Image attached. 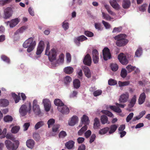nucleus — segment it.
Segmentation results:
<instances>
[{
    "label": "nucleus",
    "mask_w": 150,
    "mask_h": 150,
    "mask_svg": "<svg viewBox=\"0 0 150 150\" xmlns=\"http://www.w3.org/2000/svg\"><path fill=\"white\" fill-rule=\"evenodd\" d=\"M131 2L129 0H123L122 6L125 9L128 8L130 6Z\"/></svg>",
    "instance_id": "nucleus-24"
},
{
    "label": "nucleus",
    "mask_w": 150,
    "mask_h": 150,
    "mask_svg": "<svg viewBox=\"0 0 150 150\" xmlns=\"http://www.w3.org/2000/svg\"><path fill=\"white\" fill-rule=\"evenodd\" d=\"M12 0H0V5L3 6L6 4L11 2Z\"/></svg>",
    "instance_id": "nucleus-51"
},
{
    "label": "nucleus",
    "mask_w": 150,
    "mask_h": 150,
    "mask_svg": "<svg viewBox=\"0 0 150 150\" xmlns=\"http://www.w3.org/2000/svg\"><path fill=\"white\" fill-rule=\"evenodd\" d=\"M64 80L65 84L67 85H69L72 79L70 76H67L65 77Z\"/></svg>",
    "instance_id": "nucleus-41"
},
{
    "label": "nucleus",
    "mask_w": 150,
    "mask_h": 150,
    "mask_svg": "<svg viewBox=\"0 0 150 150\" xmlns=\"http://www.w3.org/2000/svg\"><path fill=\"white\" fill-rule=\"evenodd\" d=\"M4 120L6 122H11L13 120V118L11 116L7 115L4 117Z\"/></svg>",
    "instance_id": "nucleus-39"
},
{
    "label": "nucleus",
    "mask_w": 150,
    "mask_h": 150,
    "mask_svg": "<svg viewBox=\"0 0 150 150\" xmlns=\"http://www.w3.org/2000/svg\"><path fill=\"white\" fill-rule=\"evenodd\" d=\"M31 110V104L30 103L28 107L25 105H22L20 108L19 111L20 114L22 116H24L26 115L28 112L30 113Z\"/></svg>",
    "instance_id": "nucleus-4"
},
{
    "label": "nucleus",
    "mask_w": 150,
    "mask_h": 150,
    "mask_svg": "<svg viewBox=\"0 0 150 150\" xmlns=\"http://www.w3.org/2000/svg\"><path fill=\"white\" fill-rule=\"evenodd\" d=\"M110 108L115 111V112L117 113H121L122 112L121 109L118 107H116L115 106L111 105L110 106Z\"/></svg>",
    "instance_id": "nucleus-33"
},
{
    "label": "nucleus",
    "mask_w": 150,
    "mask_h": 150,
    "mask_svg": "<svg viewBox=\"0 0 150 150\" xmlns=\"http://www.w3.org/2000/svg\"><path fill=\"white\" fill-rule=\"evenodd\" d=\"M19 22V21L18 19L15 18L11 20L10 21H7L6 22V23L7 25L9 24L11 28H13Z\"/></svg>",
    "instance_id": "nucleus-17"
},
{
    "label": "nucleus",
    "mask_w": 150,
    "mask_h": 150,
    "mask_svg": "<svg viewBox=\"0 0 150 150\" xmlns=\"http://www.w3.org/2000/svg\"><path fill=\"white\" fill-rule=\"evenodd\" d=\"M80 42H82L87 39V38L83 35H82L77 37Z\"/></svg>",
    "instance_id": "nucleus-62"
},
{
    "label": "nucleus",
    "mask_w": 150,
    "mask_h": 150,
    "mask_svg": "<svg viewBox=\"0 0 150 150\" xmlns=\"http://www.w3.org/2000/svg\"><path fill=\"white\" fill-rule=\"evenodd\" d=\"M54 104L58 107H61L64 105V104L60 99H56L54 101Z\"/></svg>",
    "instance_id": "nucleus-28"
},
{
    "label": "nucleus",
    "mask_w": 150,
    "mask_h": 150,
    "mask_svg": "<svg viewBox=\"0 0 150 150\" xmlns=\"http://www.w3.org/2000/svg\"><path fill=\"white\" fill-rule=\"evenodd\" d=\"M78 120L79 119L77 116L74 115L71 118L70 120L69 121L68 124L70 126H74L78 122Z\"/></svg>",
    "instance_id": "nucleus-16"
},
{
    "label": "nucleus",
    "mask_w": 150,
    "mask_h": 150,
    "mask_svg": "<svg viewBox=\"0 0 150 150\" xmlns=\"http://www.w3.org/2000/svg\"><path fill=\"white\" fill-rule=\"evenodd\" d=\"M103 59L105 60L106 61L111 58V54L110 50L108 48L105 47L103 50Z\"/></svg>",
    "instance_id": "nucleus-6"
},
{
    "label": "nucleus",
    "mask_w": 150,
    "mask_h": 150,
    "mask_svg": "<svg viewBox=\"0 0 150 150\" xmlns=\"http://www.w3.org/2000/svg\"><path fill=\"white\" fill-rule=\"evenodd\" d=\"M147 6V5L145 4L142 5L139 8L140 11L142 12H144L146 10V8Z\"/></svg>",
    "instance_id": "nucleus-64"
},
{
    "label": "nucleus",
    "mask_w": 150,
    "mask_h": 150,
    "mask_svg": "<svg viewBox=\"0 0 150 150\" xmlns=\"http://www.w3.org/2000/svg\"><path fill=\"white\" fill-rule=\"evenodd\" d=\"M44 44L43 41H41L39 43L37 48L36 54L37 55L40 54L43 50Z\"/></svg>",
    "instance_id": "nucleus-12"
},
{
    "label": "nucleus",
    "mask_w": 150,
    "mask_h": 150,
    "mask_svg": "<svg viewBox=\"0 0 150 150\" xmlns=\"http://www.w3.org/2000/svg\"><path fill=\"white\" fill-rule=\"evenodd\" d=\"M102 91L100 90H98L93 93V95L94 96L96 97L100 95L102 93Z\"/></svg>",
    "instance_id": "nucleus-50"
},
{
    "label": "nucleus",
    "mask_w": 150,
    "mask_h": 150,
    "mask_svg": "<svg viewBox=\"0 0 150 150\" xmlns=\"http://www.w3.org/2000/svg\"><path fill=\"white\" fill-rule=\"evenodd\" d=\"M128 72V73H130L133 71L134 70L136 67L135 66H133L130 65H128L126 67Z\"/></svg>",
    "instance_id": "nucleus-44"
},
{
    "label": "nucleus",
    "mask_w": 150,
    "mask_h": 150,
    "mask_svg": "<svg viewBox=\"0 0 150 150\" xmlns=\"http://www.w3.org/2000/svg\"><path fill=\"white\" fill-rule=\"evenodd\" d=\"M101 122L102 124H105L106 123L109 124L110 122L108 120V118L107 116L105 115H102L100 117Z\"/></svg>",
    "instance_id": "nucleus-26"
},
{
    "label": "nucleus",
    "mask_w": 150,
    "mask_h": 150,
    "mask_svg": "<svg viewBox=\"0 0 150 150\" xmlns=\"http://www.w3.org/2000/svg\"><path fill=\"white\" fill-rule=\"evenodd\" d=\"M69 23L68 22H64L62 24V27L64 30H66L69 28Z\"/></svg>",
    "instance_id": "nucleus-55"
},
{
    "label": "nucleus",
    "mask_w": 150,
    "mask_h": 150,
    "mask_svg": "<svg viewBox=\"0 0 150 150\" xmlns=\"http://www.w3.org/2000/svg\"><path fill=\"white\" fill-rule=\"evenodd\" d=\"M110 129L109 127H106L100 129L99 131V134L103 135L106 134Z\"/></svg>",
    "instance_id": "nucleus-36"
},
{
    "label": "nucleus",
    "mask_w": 150,
    "mask_h": 150,
    "mask_svg": "<svg viewBox=\"0 0 150 150\" xmlns=\"http://www.w3.org/2000/svg\"><path fill=\"white\" fill-rule=\"evenodd\" d=\"M55 123V120L52 118L50 119L47 122L49 128L50 127Z\"/></svg>",
    "instance_id": "nucleus-47"
},
{
    "label": "nucleus",
    "mask_w": 150,
    "mask_h": 150,
    "mask_svg": "<svg viewBox=\"0 0 150 150\" xmlns=\"http://www.w3.org/2000/svg\"><path fill=\"white\" fill-rule=\"evenodd\" d=\"M12 8L11 7H7L4 9V16L3 18L5 19L9 18L12 15L11 12Z\"/></svg>",
    "instance_id": "nucleus-9"
},
{
    "label": "nucleus",
    "mask_w": 150,
    "mask_h": 150,
    "mask_svg": "<svg viewBox=\"0 0 150 150\" xmlns=\"http://www.w3.org/2000/svg\"><path fill=\"white\" fill-rule=\"evenodd\" d=\"M110 3L112 7L115 10H118L120 9V6L117 3V2L110 1Z\"/></svg>",
    "instance_id": "nucleus-22"
},
{
    "label": "nucleus",
    "mask_w": 150,
    "mask_h": 150,
    "mask_svg": "<svg viewBox=\"0 0 150 150\" xmlns=\"http://www.w3.org/2000/svg\"><path fill=\"white\" fill-rule=\"evenodd\" d=\"M142 49L141 47H139L135 52V56L136 57H139L141 56L142 53Z\"/></svg>",
    "instance_id": "nucleus-42"
},
{
    "label": "nucleus",
    "mask_w": 150,
    "mask_h": 150,
    "mask_svg": "<svg viewBox=\"0 0 150 150\" xmlns=\"http://www.w3.org/2000/svg\"><path fill=\"white\" fill-rule=\"evenodd\" d=\"M45 54L48 56L49 59L51 62L55 60L57 56V52L54 48L52 49L50 51H48Z\"/></svg>",
    "instance_id": "nucleus-5"
},
{
    "label": "nucleus",
    "mask_w": 150,
    "mask_h": 150,
    "mask_svg": "<svg viewBox=\"0 0 150 150\" xmlns=\"http://www.w3.org/2000/svg\"><path fill=\"white\" fill-rule=\"evenodd\" d=\"M83 63L88 66H90L91 63V57L89 54H87L85 57L83 61Z\"/></svg>",
    "instance_id": "nucleus-15"
},
{
    "label": "nucleus",
    "mask_w": 150,
    "mask_h": 150,
    "mask_svg": "<svg viewBox=\"0 0 150 150\" xmlns=\"http://www.w3.org/2000/svg\"><path fill=\"white\" fill-rule=\"evenodd\" d=\"M74 87L76 89L79 88L80 86V82L79 80L77 79H74L73 82Z\"/></svg>",
    "instance_id": "nucleus-31"
},
{
    "label": "nucleus",
    "mask_w": 150,
    "mask_h": 150,
    "mask_svg": "<svg viewBox=\"0 0 150 150\" xmlns=\"http://www.w3.org/2000/svg\"><path fill=\"white\" fill-rule=\"evenodd\" d=\"M57 109L62 113L64 115L68 114L70 112V110L69 108L64 105L61 107H58Z\"/></svg>",
    "instance_id": "nucleus-11"
},
{
    "label": "nucleus",
    "mask_w": 150,
    "mask_h": 150,
    "mask_svg": "<svg viewBox=\"0 0 150 150\" xmlns=\"http://www.w3.org/2000/svg\"><path fill=\"white\" fill-rule=\"evenodd\" d=\"M20 129L19 126H16L12 128L11 131L12 133L16 134L18 132Z\"/></svg>",
    "instance_id": "nucleus-43"
},
{
    "label": "nucleus",
    "mask_w": 150,
    "mask_h": 150,
    "mask_svg": "<svg viewBox=\"0 0 150 150\" xmlns=\"http://www.w3.org/2000/svg\"><path fill=\"white\" fill-rule=\"evenodd\" d=\"M87 126L86 125L84 126L78 132V134L79 136L81 135L87 129Z\"/></svg>",
    "instance_id": "nucleus-38"
},
{
    "label": "nucleus",
    "mask_w": 150,
    "mask_h": 150,
    "mask_svg": "<svg viewBox=\"0 0 150 150\" xmlns=\"http://www.w3.org/2000/svg\"><path fill=\"white\" fill-rule=\"evenodd\" d=\"M59 127V125H55L53 126L52 128V131L54 132H56Z\"/></svg>",
    "instance_id": "nucleus-57"
},
{
    "label": "nucleus",
    "mask_w": 150,
    "mask_h": 150,
    "mask_svg": "<svg viewBox=\"0 0 150 150\" xmlns=\"http://www.w3.org/2000/svg\"><path fill=\"white\" fill-rule=\"evenodd\" d=\"M20 94V93H19L18 94V95L19 96H18L15 93H12V97L14 98L15 101L16 103H18L20 99V97L19 96Z\"/></svg>",
    "instance_id": "nucleus-37"
},
{
    "label": "nucleus",
    "mask_w": 150,
    "mask_h": 150,
    "mask_svg": "<svg viewBox=\"0 0 150 150\" xmlns=\"http://www.w3.org/2000/svg\"><path fill=\"white\" fill-rule=\"evenodd\" d=\"M81 121L82 124L85 125H88L90 122V121L88 117L86 115H83L81 118Z\"/></svg>",
    "instance_id": "nucleus-20"
},
{
    "label": "nucleus",
    "mask_w": 150,
    "mask_h": 150,
    "mask_svg": "<svg viewBox=\"0 0 150 150\" xmlns=\"http://www.w3.org/2000/svg\"><path fill=\"white\" fill-rule=\"evenodd\" d=\"M42 103L46 111H48L50 110L51 106V103L49 99H44Z\"/></svg>",
    "instance_id": "nucleus-14"
},
{
    "label": "nucleus",
    "mask_w": 150,
    "mask_h": 150,
    "mask_svg": "<svg viewBox=\"0 0 150 150\" xmlns=\"http://www.w3.org/2000/svg\"><path fill=\"white\" fill-rule=\"evenodd\" d=\"M118 58L120 62L122 64L124 65L128 63V61L126 57L123 53H121L118 56Z\"/></svg>",
    "instance_id": "nucleus-13"
},
{
    "label": "nucleus",
    "mask_w": 150,
    "mask_h": 150,
    "mask_svg": "<svg viewBox=\"0 0 150 150\" xmlns=\"http://www.w3.org/2000/svg\"><path fill=\"white\" fill-rule=\"evenodd\" d=\"M1 58L5 62L8 63H10L9 59L5 55H2L1 56Z\"/></svg>",
    "instance_id": "nucleus-49"
},
{
    "label": "nucleus",
    "mask_w": 150,
    "mask_h": 150,
    "mask_svg": "<svg viewBox=\"0 0 150 150\" xmlns=\"http://www.w3.org/2000/svg\"><path fill=\"white\" fill-rule=\"evenodd\" d=\"M5 144L8 150H16L19 146V142L18 141L16 140L14 144L10 141L6 140L5 142Z\"/></svg>",
    "instance_id": "nucleus-3"
},
{
    "label": "nucleus",
    "mask_w": 150,
    "mask_h": 150,
    "mask_svg": "<svg viewBox=\"0 0 150 150\" xmlns=\"http://www.w3.org/2000/svg\"><path fill=\"white\" fill-rule=\"evenodd\" d=\"M74 141L70 140L65 144V146L67 149H70L74 147Z\"/></svg>",
    "instance_id": "nucleus-25"
},
{
    "label": "nucleus",
    "mask_w": 150,
    "mask_h": 150,
    "mask_svg": "<svg viewBox=\"0 0 150 150\" xmlns=\"http://www.w3.org/2000/svg\"><path fill=\"white\" fill-rule=\"evenodd\" d=\"M34 38L30 37L26 40L23 44V46L25 48H28L27 51L30 52L34 49L36 45V42L34 40Z\"/></svg>",
    "instance_id": "nucleus-2"
},
{
    "label": "nucleus",
    "mask_w": 150,
    "mask_h": 150,
    "mask_svg": "<svg viewBox=\"0 0 150 150\" xmlns=\"http://www.w3.org/2000/svg\"><path fill=\"white\" fill-rule=\"evenodd\" d=\"M127 75V71L124 68H122L121 70L120 76L123 78H125Z\"/></svg>",
    "instance_id": "nucleus-40"
},
{
    "label": "nucleus",
    "mask_w": 150,
    "mask_h": 150,
    "mask_svg": "<svg viewBox=\"0 0 150 150\" xmlns=\"http://www.w3.org/2000/svg\"><path fill=\"white\" fill-rule=\"evenodd\" d=\"M35 144L34 141L32 139L28 140L26 142V145L30 149H33Z\"/></svg>",
    "instance_id": "nucleus-23"
},
{
    "label": "nucleus",
    "mask_w": 150,
    "mask_h": 150,
    "mask_svg": "<svg viewBox=\"0 0 150 150\" xmlns=\"http://www.w3.org/2000/svg\"><path fill=\"white\" fill-rule=\"evenodd\" d=\"M110 67L112 70L115 71H117L118 68V66L116 64H111Z\"/></svg>",
    "instance_id": "nucleus-46"
},
{
    "label": "nucleus",
    "mask_w": 150,
    "mask_h": 150,
    "mask_svg": "<svg viewBox=\"0 0 150 150\" xmlns=\"http://www.w3.org/2000/svg\"><path fill=\"white\" fill-rule=\"evenodd\" d=\"M33 110L35 113L37 115H39L41 111L39 105H37V101L34 100L33 102Z\"/></svg>",
    "instance_id": "nucleus-7"
},
{
    "label": "nucleus",
    "mask_w": 150,
    "mask_h": 150,
    "mask_svg": "<svg viewBox=\"0 0 150 150\" xmlns=\"http://www.w3.org/2000/svg\"><path fill=\"white\" fill-rule=\"evenodd\" d=\"M102 15L103 18L106 20L110 21L113 19L108 14L105 13L104 12H102Z\"/></svg>",
    "instance_id": "nucleus-35"
},
{
    "label": "nucleus",
    "mask_w": 150,
    "mask_h": 150,
    "mask_svg": "<svg viewBox=\"0 0 150 150\" xmlns=\"http://www.w3.org/2000/svg\"><path fill=\"white\" fill-rule=\"evenodd\" d=\"M134 114L133 112L130 113L127 116L126 120L127 122H129L132 118Z\"/></svg>",
    "instance_id": "nucleus-54"
},
{
    "label": "nucleus",
    "mask_w": 150,
    "mask_h": 150,
    "mask_svg": "<svg viewBox=\"0 0 150 150\" xmlns=\"http://www.w3.org/2000/svg\"><path fill=\"white\" fill-rule=\"evenodd\" d=\"M101 112L103 114L105 115H108V117H112L113 116V115L112 113L109 111L107 110H102L101 111Z\"/></svg>",
    "instance_id": "nucleus-45"
},
{
    "label": "nucleus",
    "mask_w": 150,
    "mask_h": 150,
    "mask_svg": "<svg viewBox=\"0 0 150 150\" xmlns=\"http://www.w3.org/2000/svg\"><path fill=\"white\" fill-rule=\"evenodd\" d=\"M108 83L110 85H114L117 83L115 81L112 79H110L108 81Z\"/></svg>",
    "instance_id": "nucleus-59"
},
{
    "label": "nucleus",
    "mask_w": 150,
    "mask_h": 150,
    "mask_svg": "<svg viewBox=\"0 0 150 150\" xmlns=\"http://www.w3.org/2000/svg\"><path fill=\"white\" fill-rule=\"evenodd\" d=\"M129 93L127 92L122 94L120 97L119 101L120 103H125L127 102L129 98Z\"/></svg>",
    "instance_id": "nucleus-8"
},
{
    "label": "nucleus",
    "mask_w": 150,
    "mask_h": 150,
    "mask_svg": "<svg viewBox=\"0 0 150 150\" xmlns=\"http://www.w3.org/2000/svg\"><path fill=\"white\" fill-rule=\"evenodd\" d=\"M117 128V126L116 125L114 124L111 125L108 131L109 134H111L114 133L116 130Z\"/></svg>",
    "instance_id": "nucleus-29"
},
{
    "label": "nucleus",
    "mask_w": 150,
    "mask_h": 150,
    "mask_svg": "<svg viewBox=\"0 0 150 150\" xmlns=\"http://www.w3.org/2000/svg\"><path fill=\"white\" fill-rule=\"evenodd\" d=\"M64 71L66 74H70L73 73L74 71V69L71 67H67L64 69Z\"/></svg>",
    "instance_id": "nucleus-27"
},
{
    "label": "nucleus",
    "mask_w": 150,
    "mask_h": 150,
    "mask_svg": "<svg viewBox=\"0 0 150 150\" xmlns=\"http://www.w3.org/2000/svg\"><path fill=\"white\" fill-rule=\"evenodd\" d=\"M44 122L43 121H40L38 122L35 125L34 128L35 129L37 130L40 127H42L44 125Z\"/></svg>",
    "instance_id": "nucleus-34"
},
{
    "label": "nucleus",
    "mask_w": 150,
    "mask_h": 150,
    "mask_svg": "<svg viewBox=\"0 0 150 150\" xmlns=\"http://www.w3.org/2000/svg\"><path fill=\"white\" fill-rule=\"evenodd\" d=\"M102 23L106 29H109L111 28L110 25L108 22L103 20L102 21Z\"/></svg>",
    "instance_id": "nucleus-53"
},
{
    "label": "nucleus",
    "mask_w": 150,
    "mask_h": 150,
    "mask_svg": "<svg viewBox=\"0 0 150 150\" xmlns=\"http://www.w3.org/2000/svg\"><path fill=\"white\" fill-rule=\"evenodd\" d=\"M33 137L35 140L37 141L39 140L40 138L39 134L37 133H35L33 134Z\"/></svg>",
    "instance_id": "nucleus-60"
},
{
    "label": "nucleus",
    "mask_w": 150,
    "mask_h": 150,
    "mask_svg": "<svg viewBox=\"0 0 150 150\" xmlns=\"http://www.w3.org/2000/svg\"><path fill=\"white\" fill-rule=\"evenodd\" d=\"M9 102L8 100L6 99H2L0 100V106L6 107L8 105Z\"/></svg>",
    "instance_id": "nucleus-32"
},
{
    "label": "nucleus",
    "mask_w": 150,
    "mask_h": 150,
    "mask_svg": "<svg viewBox=\"0 0 150 150\" xmlns=\"http://www.w3.org/2000/svg\"><path fill=\"white\" fill-rule=\"evenodd\" d=\"M6 137L7 139H10L11 140H13L14 139V137L11 134L8 133L6 135Z\"/></svg>",
    "instance_id": "nucleus-56"
},
{
    "label": "nucleus",
    "mask_w": 150,
    "mask_h": 150,
    "mask_svg": "<svg viewBox=\"0 0 150 150\" xmlns=\"http://www.w3.org/2000/svg\"><path fill=\"white\" fill-rule=\"evenodd\" d=\"M146 98V96L144 92L141 94L138 100L139 104L142 105L143 104L145 101Z\"/></svg>",
    "instance_id": "nucleus-18"
},
{
    "label": "nucleus",
    "mask_w": 150,
    "mask_h": 150,
    "mask_svg": "<svg viewBox=\"0 0 150 150\" xmlns=\"http://www.w3.org/2000/svg\"><path fill=\"white\" fill-rule=\"evenodd\" d=\"M95 28L98 30H101V24L99 23H95Z\"/></svg>",
    "instance_id": "nucleus-63"
},
{
    "label": "nucleus",
    "mask_w": 150,
    "mask_h": 150,
    "mask_svg": "<svg viewBox=\"0 0 150 150\" xmlns=\"http://www.w3.org/2000/svg\"><path fill=\"white\" fill-rule=\"evenodd\" d=\"M84 34L87 37H92L93 36V33L89 31H86L84 32Z\"/></svg>",
    "instance_id": "nucleus-52"
},
{
    "label": "nucleus",
    "mask_w": 150,
    "mask_h": 150,
    "mask_svg": "<svg viewBox=\"0 0 150 150\" xmlns=\"http://www.w3.org/2000/svg\"><path fill=\"white\" fill-rule=\"evenodd\" d=\"M129 81H125L124 82H121L119 81V86H127L129 84Z\"/></svg>",
    "instance_id": "nucleus-48"
},
{
    "label": "nucleus",
    "mask_w": 150,
    "mask_h": 150,
    "mask_svg": "<svg viewBox=\"0 0 150 150\" xmlns=\"http://www.w3.org/2000/svg\"><path fill=\"white\" fill-rule=\"evenodd\" d=\"M137 100V97L136 95H134L130 100L128 107L129 108H133Z\"/></svg>",
    "instance_id": "nucleus-21"
},
{
    "label": "nucleus",
    "mask_w": 150,
    "mask_h": 150,
    "mask_svg": "<svg viewBox=\"0 0 150 150\" xmlns=\"http://www.w3.org/2000/svg\"><path fill=\"white\" fill-rule=\"evenodd\" d=\"M83 70L86 77L88 78L91 77V74L90 71L88 67L86 66L83 67Z\"/></svg>",
    "instance_id": "nucleus-19"
},
{
    "label": "nucleus",
    "mask_w": 150,
    "mask_h": 150,
    "mask_svg": "<svg viewBox=\"0 0 150 150\" xmlns=\"http://www.w3.org/2000/svg\"><path fill=\"white\" fill-rule=\"evenodd\" d=\"M127 37L125 34H120L114 37V39L116 41V45L121 47L127 45L128 42V40L126 39Z\"/></svg>",
    "instance_id": "nucleus-1"
},
{
    "label": "nucleus",
    "mask_w": 150,
    "mask_h": 150,
    "mask_svg": "<svg viewBox=\"0 0 150 150\" xmlns=\"http://www.w3.org/2000/svg\"><path fill=\"white\" fill-rule=\"evenodd\" d=\"M100 126V122L98 118L96 117L94 120L93 127L95 129H97L99 128Z\"/></svg>",
    "instance_id": "nucleus-30"
},
{
    "label": "nucleus",
    "mask_w": 150,
    "mask_h": 150,
    "mask_svg": "<svg viewBox=\"0 0 150 150\" xmlns=\"http://www.w3.org/2000/svg\"><path fill=\"white\" fill-rule=\"evenodd\" d=\"M93 55L92 58L93 62L95 64L98 63L99 61V53L98 51L96 49H94L92 52Z\"/></svg>",
    "instance_id": "nucleus-10"
},
{
    "label": "nucleus",
    "mask_w": 150,
    "mask_h": 150,
    "mask_svg": "<svg viewBox=\"0 0 150 150\" xmlns=\"http://www.w3.org/2000/svg\"><path fill=\"white\" fill-rule=\"evenodd\" d=\"M67 135L66 132L64 131H61L59 134V137L60 138H64Z\"/></svg>",
    "instance_id": "nucleus-58"
},
{
    "label": "nucleus",
    "mask_w": 150,
    "mask_h": 150,
    "mask_svg": "<svg viewBox=\"0 0 150 150\" xmlns=\"http://www.w3.org/2000/svg\"><path fill=\"white\" fill-rule=\"evenodd\" d=\"M122 30V27L121 26L119 27H115L114 28L113 30L112 31L113 33H115L116 32H120Z\"/></svg>",
    "instance_id": "nucleus-61"
}]
</instances>
